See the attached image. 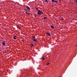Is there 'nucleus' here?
<instances>
[{
    "label": "nucleus",
    "instance_id": "f257e3e1",
    "mask_svg": "<svg viewBox=\"0 0 77 77\" xmlns=\"http://www.w3.org/2000/svg\"><path fill=\"white\" fill-rule=\"evenodd\" d=\"M37 13V14L39 15H42V14H44V13H43L42 11H41V10H38Z\"/></svg>",
    "mask_w": 77,
    "mask_h": 77
},
{
    "label": "nucleus",
    "instance_id": "f03ea898",
    "mask_svg": "<svg viewBox=\"0 0 77 77\" xmlns=\"http://www.w3.org/2000/svg\"><path fill=\"white\" fill-rule=\"evenodd\" d=\"M26 8L27 10H29H29H30V7H29L28 6H26Z\"/></svg>",
    "mask_w": 77,
    "mask_h": 77
},
{
    "label": "nucleus",
    "instance_id": "7ed1b4c3",
    "mask_svg": "<svg viewBox=\"0 0 77 77\" xmlns=\"http://www.w3.org/2000/svg\"><path fill=\"white\" fill-rule=\"evenodd\" d=\"M46 34H47V35H48V36H51V34H50L49 32H46Z\"/></svg>",
    "mask_w": 77,
    "mask_h": 77
},
{
    "label": "nucleus",
    "instance_id": "20e7f679",
    "mask_svg": "<svg viewBox=\"0 0 77 77\" xmlns=\"http://www.w3.org/2000/svg\"><path fill=\"white\" fill-rule=\"evenodd\" d=\"M2 45H4V46H5V42H4V41L2 42Z\"/></svg>",
    "mask_w": 77,
    "mask_h": 77
},
{
    "label": "nucleus",
    "instance_id": "39448f33",
    "mask_svg": "<svg viewBox=\"0 0 77 77\" xmlns=\"http://www.w3.org/2000/svg\"><path fill=\"white\" fill-rule=\"evenodd\" d=\"M32 38L33 40H34V39H35V38H36V37H35V36H33L32 37Z\"/></svg>",
    "mask_w": 77,
    "mask_h": 77
},
{
    "label": "nucleus",
    "instance_id": "423d86ee",
    "mask_svg": "<svg viewBox=\"0 0 77 77\" xmlns=\"http://www.w3.org/2000/svg\"><path fill=\"white\" fill-rule=\"evenodd\" d=\"M13 38H14V39L16 40V39H17V38H16V36L15 35V36H14L13 37Z\"/></svg>",
    "mask_w": 77,
    "mask_h": 77
},
{
    "label": "nucleus",
    "instance_id": "0eeeda50",
    "mask_svg": "<svg viewBox=\"0 0 77 77\" xmlns=\"http://www.w3.org/2000/svg\"><path fill=\"white\" fill-rule=\"evenodd\" d=\"M51 27L52 28V29H53L54 28V26H53V25H51Z\"/></svg>",
    "mask_w": 77,
    "mask_h": 77
},
{
    "label": "nucleus",
    "instance_id": "6e6552de",
    "mask_svg": "<svg viewBox=\"0 0 77 77\" xmlns=\"http://www.w3.org/2000/svg\"><path fill=\"white\" fill-rule=\"evenodd\" d=\"M33 41L34 42H38V41L36 40V39H34V40H33Z\"/></svg>",
    "mask_w": 77,
    "mask_h": 77
},
{
    "label": "nucleus",
    "instance_id": "1a4fd4ad",
    "mask_svg": "<svg viewBox=\"0 0 77 77\" xmlns=\"http://www.w3.org/2000/svg\"><path fill=\"white\" fill-rule=\"evenodd\" d=\"M42 59H43V60H45V58H44V56H43L42 57Z\"/></svg>",
    "mask_w": 77,
    "mask_h": 77
},
{
    "label": "nucleus",
    "instance_id": "9d476101",
    "mask_svg": "<svg viewBox=\"0 0 77 77\" xmlns=\"http://www.w3.org/2000/svg\"><path fill=\"white\" fill-rule=\"evenodd\" d=\"M47 17H44L43 18V19H44V20H45V19H47Z\"/></svg>",
    "mask_w": 77,
    "mask_h": 77
},
{
    "label": "nucleus",
    "instance_id": "9b49d317",
    "mask_svg": "<svg viewBox=\"0 0 77 77\" xmlns=\"http://www.w3.org/2000/svg\"><path fill=\"white\" fill-rule=\"evenodd\" d=\"M33 45H34V44H32L31 46V47H33Z\"/></svg>",
    "mask_w": 77,
    "mask_h": 77
},
{
    "label": "nucleus",
    "instance_id": "f8f14e48",
    "mask_svg": "<svg viewBox=\"0 0 77 77\" xmlns=\"http://www.w3.org/2000/svg\"><path fill=\"white\" fill-rule=\"evenodd\" d=\"M35 9H36V10H37V11H39V10H38V8H35Z\"/></svg>",
    "mask_w": 77,
    "mask_h": 77
},
{
    "label": "nucleus",
    "instance_id": "ddd939ff",
    "mask_svg": "<svg viewBox=\"0 0 77 77\" xmlns=\"http://www.w3.org/2000/svg\"><path fill=\"white\" fill-rule=\"evenodd\" d=\"M17 27L18 29H20V26H18Z\"/></svg>",
    "mask_w": 77,
    "mask_h": 77
},
{
    "label": "nucleus",
    "instance_id": "4468645a",
    "mask_svg": "<svg viewBox=\"0 0 77 77\" xmlns=\"http://www.w3.org/2000/svg\"><path fill=\"white\" fill-rule=\"evenodd\" d=\"M54 2L55 3H57V2H58V1H54Z\"/></svg>",
    "mask_w": 77,
    "mask_h": 77
},
{
    "label": "nucleus",
    "instance_id": "2eb2a0df",
    "mask_svg": "<svg viewBox=\"0 0 77 77\" xmlns=\"http://www.w3.org/2000/svg\"><path fill=\"white\" fill-rule=\"evenodd\" d=\"M50 65V63H48L47 64V66H48V65Z\"/></svg>",
    "mask_w": 77,
    "mask_h": 77
},
{
    "label": "nucleus",
    "instance_id": "dca6fc26",
    "mask_svg": "<svg viewBox=\"0 0 77 77\" xmlns=\"http://www.w3.org/2000/svg\"><path fill=\"white\" fill-rule=\"evenodd\" d=\"M24 11H25L26 12H27V10H26V9H24Z\"/></svg>",
    "mask_w": 77,
    "mask_h": 77
},
{
    "label": "nucleus",
    "instance_id": "f3484780",
    "mask_svg": "<svg viewBox=\"0 0 77 77\" xmlns=\"http://www.w3.org/2000/svg\"><path fill=\"white\" fill-rule=\"evenodd\" d=\"M52 2H54V0H51Z\"/></svg>",
    "mask_w": 77,
    "mask_h": 77
},
{
    "label": "nucleus",
    "instance_id": "a211bd4d",
    "mask_svg": "<svg viewBox=\"0 0 77 77\" xmlns=\"http://www.w3.org/2000/svg\"><path fill=\"white\" fill-rule=\"evenodd\" d=\"M28 15H30V13H27V14Z\"/></svg>",
    "mask_w": 77,
    "mask_h": 77
},
{
    "label": "nucleus",
    "instance_id": "6ab92c4d",
    "mask_svg": "<svg viewBox=\"0 0 77 77\" xmlns=\"http://www.w3.org/2000/svg\"><path fill=\"white\" fill-rule=\"evenodd\" d=\"M61 20H62L63 21V18H61Z\"/></svg>",
    "mask_w": 77,
    "mask_h": 77
},
{
    "label": "nucleus",
    "instance_id": "aec40b11",
    "mask_svg": "<svg viewBox=\"0 0 77 77\" xmlns=\"http://www.w3.org/2000/svg\"><path fill=\"white\" fill-rule=\"evenodd\" d=\"M45 1L46 2H48V1H47V0H45Z\"/></svg>",
    "mask_w": 77,
    "mask_h": 77
},
{
    "label": "nucleus",
    "instance_id": "412c9836",
    "mask_svg": "<svg viewBox=\"0 0 77 77\" xmlns=\"http://www.w3.org/2000/svg\"><path fill=\"white\" fill-rule=\"evenodd\" d=\"M25 13H26V14H27V11L26 12H25Z\"/></svg>",
    "mask_w": 77,
    "mask_h": 77
},
{
    "label": "nucleus",
    "instance_id": "4be33fe9",
    "mask_svg": "<svg viewBox=\"0 0 77 77\" xmlns=\"http://www.w3.org/2000/svg\"><path fill=\"white\" fill-rule=\"evenodd\" d=\"M35 17H36V15L35 14Z\"/></svg>",
    "mask_w": 77,
    "mask_h": 77
},
{
    "label": "nucleus",
    "instance_id": "5701e85b",
    "mask_svg": "<svg viewBox=\"0 0 77 77\" xmlns=\"http://www.w3.org/2000/svg\"><path fill=\"white\" fill-rule=\"evenodd\" d=\"M59 1H60V2H61V0H59Z\"/></svg>",
    "mask_w": 77,
    "mask_h": 77
},
{
    "label": "nucleus",
    "instance_id": "b1692460",
    "mask_svg": "<svg viewBox=\"0 0 77 77\" xmlns=\"http://www.w3.org/2000/svg\"><path fill=\"white\" fill-rule=\"evenodd\" d=\"M76 3H77V1H76Z\"/></svg>",
    "mask_w": 77,
    "mask_h": 77
},
{
    "label": "nucleus",
    "instance_id": "393cba45",
    "mask_svg": "<svg viewBox=\"0 0 77 77\" xmlns=\"http://www.w3.org/2000/svg\"><path fill=\"white\" fill-rule=\"evenodd\" d=\"M23 41H23H24V40H23V41Z\"/></svg>",
    "mask_w": 77,
    "mask_h": 77
}]
</instances>
